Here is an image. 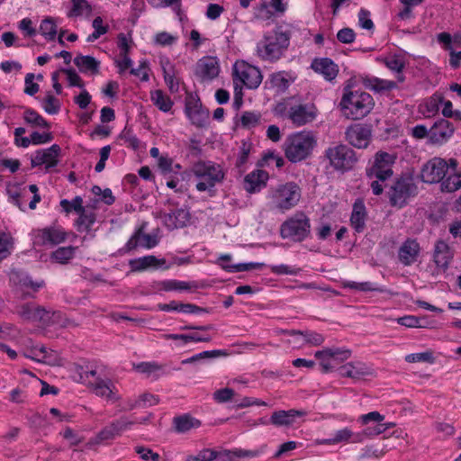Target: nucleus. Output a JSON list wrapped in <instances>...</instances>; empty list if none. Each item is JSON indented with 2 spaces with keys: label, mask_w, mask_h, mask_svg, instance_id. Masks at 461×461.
Masks as SVG:
<instances>
[{
  "label": "nucleus",
  "mask_w": 461,
  "mask_h": 461,
  "mask_svg": "<svg viewBox=\"0 0 461 461\" xmlns=\"http://www.w3.org/2000/svg\"><path fill=\"white\" fill-rule=\"evenodd\" d=\"M262 114L258 111H245L240 118V126L247 130H251L260 125Z\"/></svg>",
  "instance_id": "obj_39"
},
{
  "label": "nucleus",
  "mask_w": 461,
  "mask_h": 461,
  "mask_svg": "<svg viewBox=\"0 0 461 461\" xmlns=\"http://www.w3.org/2000/svg\"><path fill=\"white\" fill-rule=\"evenodd\" d=\"M318 115V109L312 103H301L294 99L289 104L288 119L297 127L314 122Z\"/></svg>",
  "instance_id": "obj_12"
},
{
  "label": "nucleus",
  "mask_w": 461,
  "mask_h": 461,
  "mask_svg": "<svg viewBox=\"0 0 461 461\" xmlns=\"http://www.w3.org/2000/svg\"><path fill=\"white\" fill-rule=\"evenodd\" d=\"M62 73L66 74L67 81L69 86H77L81 89L85 88V83L78 74L73 68H60Z\"/></svg>",
  "instance_id": "obj_61"
},
{
  "label": "nucleus",
  "mask_w": 461,
  "mask_h": 461,
  "mask_svg": "<svg viewBox=\"0 0 461 461\" xmlns=\"http://www.w3.org/2000/svg\"><path fill=\"white\" fill-rule=\"evenodd\" d=\"M67 239V232L60 227L50 226L37 230L34 244L39 246H56Z\"/></svg>",
  "instance_id": "obj_16"
},
{
  "label": "nucleus",
  "mask_w": 461,
  "mask_h": 461,
  "mask_svg": "<svg viewBox=\"0 0 461 461\" xmlns=\"http://www.w3.org/2000/svg\"><path fill=\"white\" fill-rule=\"evenodd\" d=\"M77 213L79 215L77 220L78 231L84 230L88 232L95 221V213L92 211L86 210L85 207H83V212H77Z\"/></svg>",
  "instance_id": "obj_40"
},
{
  "label": "nucleus",
  "mask_w": 461,
  "mask_h": 461,
  "mask_svg": "<svg viewBox=\"0 0 461 461\" xmlns=\"http://www.w3.org/2000/svg\"><path fill=\"white\" fill-rule=\"evenodd\" d=\"M234 395H235V391L233 389L225 387V388L216 390L212 393V399L217 403H225V402L231 401V399L233 398Z\"/></svg>",
  "instance_id": "obj_62"
},
{
  "label": "nucleus",
  "mask_w": 461,
  "mask_h": 461,
  "mask_svg": "<svg viewBox=\"0 0 461 461\" xmlns=\"http://www.w3.org/2000/svg\"><path fill=\"white\" fill-rule=\"evenodd\" d=\"M338 371L340 376L352 379H360L368 374L366 366L360 362H348L341 366Z\"/></svg>",
  "instance_id": "obj_30"
},
{
  "label": "nucleus",
  "mask_w": 461,
  "mask_h": 461,
  "mask_svg": "<svg viewBox=\"0 0 461 461\" xmlns=\"http://www.w3.org/2000/svg\"><path fill=\"white\" fill-rule=\"evenodd\" d=\"M294 333L303 336L304 340L312 346H320L324 342L323 336L314 331H294Z\"/></svg>",
  "instance_id": "obj_64"
},
{
  "label": "nucleus",
  "mask_w": 461,
  "mask_h": 461,
  "mask_svg": "<svg viewBox=\"0 0 461 461\" xmlns=\"http://www.w3.org/2000/svg\"><path fill=\"white\" fill-rule=\"evenodd\" d=\"M75 249L72 246L60 247L51 253L50 258L58 263L66 264L73 258Z\"/></svg>",
  "instance_id": "obj_47"
},
{
  "label": "nucleus",
  "mask_w": 461,
  "mask_h": 461,
  "mask_svg": "<svg viewBox=\"0 0 461 461\" xmlns=\"http://www.w3.org/2000/svg\"><path fill=\"white\" fill-rule=\"evenodd\" d=\"M71 3L72 8L68 14V17H78L92 12V6L86 0H71Z\"/></svg>",
  "instance_id": "obj_50"
},
{
  "label": "nucleus",
  "mask_w": 461,
  "mask_h": 461,
  "mask_svg": "<svg viewBox=\"0 0 461 461\" xmlns=\"http://www.w3.org/2000/svg\"><path fill=\"white\" fill-rule=\"evenodd\" d=\"M311 235V221L303 211H297L280 226V236L294 242H302Z\"/></svg>",
  "instance_id": "obj_8"
},
{
  "label": "nucleus",
  "mask_w": 461,
  "mask_h": 461,
  "mask_svg": "<svg viewBox=\"0 0 461 461\" xmlns=\"http://www.w3.org/2000/svg\"><path fill=\"white\" fill-rule=\"evenodd\" d=\"M367 212L364 201L357 199L353 203L352 212L350 215V225L358 233L363 232L366 229V221Z\"/></svg>",
  "instance_id": "obj_25"
},
{
  "label": "nucleus",
  "mask_w": 461,
  "mask_h": 461,
  "mask_svg": "<svg viewBox=\"0 0 461 461\" xmlns=\"http://www.w3.org/2000/svg\"><path fill=\"white\" fill-rule=\"evenodd\" d=\"M267 197L273 208L285 212L298 204L302 190L296 183L286 182L271 187Z\"/></svg>",
  "instance_id": "obj_5"
},
{
  "label": "nucleus",
  "mask_w": 461,
  "mask_h": 461,
  "mask_svg": "<svg viewBox=\"0 0 461 461\" xmlns=\"http://www.w3.org/2000/svg\"><path fill=\"white\" fill-rule=\"evenodd\" d=\"M356 433H354L348 428H344L342 429L337 430L332 438L316 439L317 445H337L339 443H355Z\"/></svg>",
  "instance_id": "obj_32"
},
{
  "label": "nucleus",
  "mask_w": 461,
  "mask_h": 461,
  "mask_svg": "<svg viewBox=\"0 0 461 461\" xmlns=\"http://www.w3.org/2000/svg\"><path fill=\"white\" fill-rule=\"evenodd\" d=\"M201 425V420L193 417L189 413L176 416L172 420L174 431L178 434L187 433L193 429L199 428Z\"/></svg>",
  "instance_id": "obj_26"
},
{
  "label": "nucleus",
  "mask_w": 461,
  "mask_h": 461,
  "mask_svg": "<svg viewBox=\"0 0 461 461\" xmlns=\"http://www.w3.org/2000/svg\"><path fill=\"white\" fill-rule=\"evenodd\" d=\"M403 5L402 9L397 14L400 20H410L413 18V8L420 5L423 0H399Z\"/></svg>",
  "instance_id": "obj_49"
},
{
  "label": "nucleus",
  "mask_w": 461,
  "mask_h": 461,
  "mask_svg": "<svg viewBox=\"0 0 461 461\" xmlns=\"http://www.w3.org/2000/svg\"><path fill=\"white\" fill-rule=\"evenodd\" d=\"M449 246L444 240H438L434 247L433 258L438 267L447 268L451 259Z\"/></svg>",
  "instance_id": "obj_29"
},
{
  "label": "nucleus",
  "mask_w": 461,
  "mask_h": 461,
  "mask_svg": "<svg viewBox=\"0 0 461 461\" xmlns=\"http://www.w3.org/2000/svg\"><path fill=\"white\" fill-rule=\"evenodd\" d=\"M59 152L60 148L58 144H53L48 149L37 150L31 158L32 167H36L45 165L46 168L49 169L57 166Z\"/></svg>",
  "instance_id": "obj_19"
},
{
  "label": "nucleus",
  "mask_w": 461,
  "mask_h": 461,
  "mask_svg": "<svg viewBox=\"0 0 461 461\" xmlns=\"http://www.w3.org/2000/svg\"><path fill=\"white\" fill-rule=\"evenodd\" d=\"M199 454L202 461H213L215 459L226 461V456L230 455L229 452H226V450L217 451L211 448H203L199 451Z\"/></svg>",
  "instance_id": "obj_57"
},
{
  "label": "nucleus",
  "mask_w": 461,
  "mask_h": 461,
  "mask_svg": "<svg viewBox=\"0 0 461 461\" xmlns=\"http://www.w3.org/2000/svg\"><path fill=\"white\" fill-rule=\"evenodd\" d=\"M420 251V247L417 240L407 239L399 249V260L403 266H411L417 261Z\"/></svg>",
  "instance_id": "obj_22"
},
{
  "label": "nucleus",
  "mask_w": 461,
  "mask_h": 461,
  "mask_svg": "<svg viewBox=\"0 0 461 461\" xmlns=\"http://www.w3.org/2000/svg\"><path fill=\"white\" fill-rule=\"evenodd\" d=\"M448 170V164L440 158H433L422 166L420 177L424 183L434 184L443 180Z\"/></svg>",
  "instance_id": "obj_14"
},
{
  "label": "nucleus",
  "mask_w": 461,
  "mask_h": 461,
  "mask_svg": "<svg viewBox=\"0 0 461 461\" xmlns=\"http://www.w3.org/2000/svg\"><path fill=\"white\" fill-rule=\"evenodd\" d=\"M192 171L198 179L195 187L199 192L212 191L225 176L221 167L212 161H199L193 166Z\"/></svg>",
  "instance_id": "obj_7"
},
{
  "label": "nucleus",
  "mask_w": 461,
  "mask_h": 461,
  "mask_svg": "<svg viewBox=\"0 0 461 461\" xmlns=\"http://www.w3.org/2000/svg\"><path fill=\"white\" fill-rule=\"evenodd\" d=\"M363 83L366 88L375 92L388 91L397 87L394 81L381 79L378 77H366Z\"/></svg>",
  "instance_id": "obj_37"
},
{
  "label": "nucleus",
  "mask_w": 461,
  "mask_h": 461,
  "mask_svg": "<svg viewBox=\"0 0 461 461\" xmlns=\"http://www.w3.org/2000/svg\"><path fill=\"white\" fill-rule=\"evenodd\" d=\"M316 144V138L312 131L292 133L284 143L285 158L292 163L300 162L312 154Z\"/></svg>",
  "instance_id": "obj_2"
},
{
  "label": "nucleus",
  "mask_w": 461,
  "mask_h": 461,
  "mask_svg": "<svg viewBox=\"0 0 461 461\" xmlns=\"http://www.w3.org/2000/svg\"><path fill=\"white\" fill-rule=\"evenodd\" d=\"M189 219V212L185 209H176L163 215V221L168 229L183 228L186 226Z\"/></svg>",
  "instance_id": "obj_28"
},
{
  "label": "nucleus",
  "mask_w": 461,
  "mask_h": 461,
  "mask_svg": "<svg viewBox=\"0 0 461 461\" xmlns=\"http://www.w3.org/2000/svg\"><path fill=\"white\" fill-rule=\"evenodd\" d=\"M233 83H239L249 89H256L262 82L260 70L244 61L236 62L233 66Z\"/></svg>",
  "instance_id": "obj_11"
},
{
  "label": "nucleus",
  "mask_w": 461,
  "mask_h": 461,
  "mask_svg": "<svg viewBox=\"0 0 461 461\" xmlns=\"http://www.w3.org/2000/svg\"><path fill=\"white\" fill-rule=\"evenodd\" d=\"M417 192L418 187L412 176H401L393 182L387 191L389 203L393 207L401 209L408 203L411 197L417 194Z\"/></svg>",
  "instance_id": "obj_10"
},
{
  "label": "nucleus",
  "mask_w": 461,
  "mask_h": 461,
  "mask_svg": "<svg viewBox=\"0 0 461 461\" xmlns=\"http://www.w3.org/2000/svg\"><path fill=\"white\" fill-rule=\"evenodd\" d=\"M384 63L389 69L398 73L397 79L399 82L404 81V76L402 74V71L405 67V62L402 58L399 56H393L387 58Z\"/></svg>",
  "instance_id": "obj_51"
},
{
  "label": "nucleus",
  "mask_w": 461,
  "mask_h": 461,
  "mask_svg": "<svg viewBox=\"0 0 461 461\" xmlns=\"http://www.w3.org/2000/svg\"><path fill=\"white\" fill-rule=\"evenodd\" d=\"M165 260L159 261L155 256H145L129 261V266L131 271L140 272L147 269L149 267H155L159 264H165Z\"/></svg>",
  "instance_id": "obj_36"
},
{
  "label": "nucleus",
  "mask_w": 461,
  "mask_h": 461,
  "mask_svg": "<svg viewBox=\"0 0 461 461\" xmlns=\"http://www.w3.org/2000/svg\"><path fill=\"white\" fill-rule=\"evenodd\" d=\"M151 100L154 104L162 112H169L173 106V102L169 96L166 95L162 90H155L151 93Z\"/></svg>",
  "instance_id": "obj_42"
},
{
  "label": "nucleus",
  "mask_w": 461,
  "mask_h": 461,
  "mask_svg": "<svg viewBox=\"0 0 461 461\" xmlns=\"http://www.w3.org/2000/svg\"><path fill=\"white\" fill-rule=\"evenodd\" d=\"M16 313L24 321L41 323L42 326L62 325L63 314L59 311H52L34 302L19 304Z\"/></svg>",
  "instance_id": "obj_3"
},
{
  "label": "nucleus",
  "mask_w": 461,
  "mask_h": 461,
  "mask_svg": "<svg viewBox=\"0 0 461 461\" xmlns=\"http://www.w3.org/2000/svg\"><path fill=\"white\" fill-rule=\"evenodd\" d=\"M60 206L67 213H69L72 211H75L76 212H83V199L81 196H76L72 201L63 199L60 201Z\"/></svg>",
  "instance_id": "obj_58"
},
{
  "label": "nucleus",
  "mask_w": 461,
  "mask_h": 461,
  "mask_svg": "<svg viewBox=\"0 0 461 461\" xmlns=\"http://www.w3.org/2000/svg\"><path fill=\"white\" fill-rule=\"evenodd\" d=\"M268 174L262 169H257L248 174L244 178V189L250 193L259 192L267 185Z\"/></svg>",
  "instance_id": "obj_24"
},
{
  "label": "nucleus",
  "mask_w": 461,
  "mask_h": 461,
  "mask_svg": "<svg viewBox=\"0 0 461 461\" xmlns=\"http://www.w3.org/2000/svg\"><path fill=\"white\" fill-rule=\"evenodd\" d=\"M116 436L118 435L115 432V429L113 427V425L110 423L109 425L104 427L101 431H99V433L95 438H90L87 445H98L104 441L112 440Z\"/></svg>",
  "instance_id": "obj_44"
},
{
  "label": "nucleus",
  "mask_w": 461,
  "mask_h": 461,
  "mask_svg": "<svg viewBox=\"0 0 461 461\" xmlns=\"http://www.w3.org/2000/svg\"><path fill=\"white\" fill-rule=\"evenodd\" d=\"M42 108L49 114H57L60 111V102L50 92L42 100Z\"/></svg>",
  "instance_id": "obj_54"
},
{
  "label": "nucleus",
  "mask_w": 461,
  "mask_h": 461,
  "mask_svg": "<svg viewBox=\"0 0 461 461\" xmlns=\"http://www.w3.org/2000/svg\"><path fill=\"white\" fill-rule=\"evenodd\" d=\"M32 355H31V356L26 355V357H29V358L38 361V362L50 363V360L49 359L50 355H49L48 348L44 346H40V347L35 346L32 349Z\"/></svg>",
  "instance_id": "obj_60"
},
{
  "label": "nucleus",
  "mask_w": 461,
  "mask_h": 461,
  "mask_svg": "<svg viewBox=\"0 0 461 461\" xmlns=\"http://www.w3.org/2000/svg\"><path fill=\"white\" fill-rule=\"evenodd\" d=\"M221 267L230 272V273H237V272H244V271H250L253 269H261L264 267L263 263H240V264H233V265H224L221 264Z\"/></svg>",
  "instance_id": "obj_53"
},
{
  "label": "nucleus",
  "mask_w": 461,
  "mask_h": 461,
  "mask_svg": "<svg viewBox=\"0 0 461 461\" xmlns=\"http://www.w3.org/2000/svg\"><path fill=\"white\" fill-rule=\"evenodd\" d=\"M268 83L270 87L276 88L278 91H285L290 86L288 74L285 71H279L270 76Z\"/></svg>",
  "instance_id": "obj_41"
},
{
  "label": "nucleus",
  "mask_w": 461,
  "mask_h": 461,
  "mask_svg": "<svg viewBox=\"0 0 461 461\" xmlns=\"http://www.w3.org/2000/svg\"><path fill=\"white\" fill-rule=\"evenodd\" d=\"M18 283L21 286L30 288L34 292H37L45 285V282L43 280L33 281L32 276L23 273L18 275Z\"/></svg>",
  "instance_id": "obj_56"
},
{
  "label": "nucleus",
  "mask_w": 461,
  "mask_h": 461,
  "mask_svg": "<svg viewBox=\"0 0 461 461\" xmlns=\"http://www.w3.org/2000/svg\"><path fill=\"white\" fill-rule=\"evenodd\" d=\"M160 290L169 291H188L193 289H198L200 286L195 281L185 282L177 280H164L158 284Z\"/></svg>",
  "instance_id": "obj_34"
},
{
  "label": "nucleus",
  "mask_w": 461,
  "mask_h": 461,
  "mask_svg": "<svg viewBox=\"0 0 461 461\" xmlns=\"http://www.w3.org/2000/svg\"><path fill=\"white\" fill-rule=\"evenodd\" d=\"M101 365L96 360H85L82 364L76 365L75 372L78 375L77 381H87V373Z\"/></svg>",
  "instance_id": "obj_46"
},
{
  "label": "nucleus",
  "mask_w": 461,
  "mask_h": 461,
  "mask_svg": "<svg viewBox=\"0 0 461 461\" xmlns=\"http://www.w3.org/2000/svg\"><path fill=\"white\" fill-rule=\"evenodd\" d=\"M158 402V396L149 393H145L141 394L138 400L130 401L128 402V409L132 410L137 407H142V408L150 407V406L156 405Z\"/></svg>",
  "instance_id": "obj_43"
},
{
  "label": "nucleus",
  "mask_w": 461,
  "mask_h": 461,
  "mask_svg": "<svg viewBox=\"0 0 461 461\" xmlns=\"http://www.w3.org/2000/svg\"><path fill=\"white\" fill-rule=\"evenodd\" d=\"M375 101L372 95L364 91H348L339 103L343 115L349 120H360L366 117L374 108Z\"/></svg>",
  "instance_id": "obj_1"
},
{
  "label": "nucleus",
  "mask_w": 461,
  "mask_h": 461,
  "mask_svg": "<svg viewBox=\"0 0 461 461\" xmlns=\"http://www.w3.org/2000/svg\"><path fill=\"white\" fill-rule=\"evenodd\" d=\"M405 361L408 363L425 362L432 364L435 361L433 352L430 350L420 353H412L405 356Z\"/></svg>",
  "instance_id": "obj_59"
},
{
  "label": "nucleus",
  "mask_w": 461,
  "mask_h": 461,
  "mask_svg": "<svg viewBox=\"0 0 461 461\" xmlns=\"http://www.w3.org/2000/svg\"><path fill=\"white\" fill-rule=\"evenodd\" d=\"M394 158L387 152L380 151L375 154L373 165L367 167L366 176L370 178H375L370 184L372 192L375 195H380L383 191V185L380 182H384L393 176V165Z\"/></svg>",
  "instance_id": "obj_6"
},
{
  "label": "nucleus",
  "mask_w": 461,
  "mask_h": 461,
  "mask_svg": "<svg viewBox=\"0 0 461 461\" xmlns=\"http://www.w3.org/2000/svg\"><path fill=\"white\" fill-rule=\"evenodd\" d=\"M92 26L95 31L88 35L86 39L87 42H94L101 35H104L108 32V25L104 24L103 19L100 16H97L94 19Z\"/></svg>",
  "instance_id": "obj_55"
},
{
  "label": "nucleus",
  "mask_w": 461,
  "mask_h": 461,
  "mask_svg": "<svg viewBox=\"0 0 461 461\" xmlns=\"http://www.w3.org/2000/svg\"><path fill=\"white\" fill-rule=\"evenodd\" d=\"M444 102V96L439 93L432 95L424 104L420 105V112L425 117H432L439 111V105Z\"/></svg>",
  "instance_id": "obj_35"
},
{
  "label": "nucleus",
  "mask_w": 461,
  "mask_h": 461,
  "mask_svg": "<svg viewBox=\"0 0 461 461\" xmlns=\"http://www.w3.org/2000/svg\"><path fill=\"white\" fill-rule=\"evenodd\" d=\"M219 72V62L214 57H203L195 65L194 74L201 81L212 80L218 77Z\"/></svg>",
  "instance_id": "obj_18"
},
{
  "label": "nucleus",
  "mask_w": 461,
  "mask_h": 461,
  "mask_svg": "<svg viewBox=\"0 0 461 461\" xmlns=\"http://www.w3.org/2000/svg\"><path fill=\"white\" fill-rule=\"evenodd\" d=\"M95 395L103 397L112 401H118L120 397L115 393V385L111 379H99L95 380V383L91 384L89 387Z\"/></svg>",
  "instance_id": "obj_27"
},
{
  "label": "nucleus",
  "mask_w": 461,
  "mask_h": 461,
  "mask_svg": "<svg viewBox=\"0 0 461 461\" xmlns=\"http://www.w3.org/2000/svg\"><path fill=\"white\" fill-rule=\"evenodd\" d=\"M164 80L171 93H176L179 89V81L175 76V67L168 59L161 60Z\"/></svg>",
  "instance_id": "obj_33"
},
{
  "label": "nucleus",
  "mask_w": 461,
  "mask_h": 461,
  "mask_svg": "<svg viewBox=\"0 0 461 461\" xmlns=\"http://www.w3.org/2000/svg\"><path fill=\"white\" fill-rule=\"evenodd\" d=\"M73 61L82 73H90L93 75L99 73L100 62L92 56L77 55Z\"/></svg>",
  "instance_id": "obj_31"
},
{
  "label": "nucleus",
  "mask_w": 461,
  "mask_h": 461,
  "mask_svg": "<svg viewBox=\"0 0 461 461\" xmlns=\"http://www.w3.org/2000/svg\"><path fill=\"white\" fill-rule=\"evenodd\" d=\"M324 157L335 171L341 173L353 169L358 160L354 149L342 143L330 146L325 149Z\"/></svg>",
  "instance_id": "obj_9"
},
{
  "label": "nucleus",
  "mask_w": 461,
  "mask_h": 461,
  "mask_svg": "<svg viewBox=\"0 0 461 461\" xmlns=\"http://www.w3.org/2000/svg\"><path fill=\"white\" fill-rule=\"evenodd\" d=\"M311 68L316 72L323 76L327 81H332L339 73L338 65L329 58L314 59Z\"/></svg>",
  "instance_id": "obj_23"
},
{
  "label": "nucleus",
  "mask_w": 461,
  "mask_h": 461,
  "mask_svg": "<svg viewBox=\"0 0 461 461\" xmlns=\"http://www.w3.org/2000/svg\"><path fill=\"white\" fill-rule=\"evenodd\" d=\"M185 113L196 127H204L209 119V111L202 105L200 98L196 95L188 94L185 97Z\"/></svg>",
  "instance_id": "obj_13"
},
{
  "label": "nucleus",
  "mask_w": 461,
  "mask_h": 461,
  "mask_svg": "<svg viewBox=\"0 0 461 461\" xmlns=\"http://www.w3.org/2000/svg\"><path fill=\"white\" fill-rule=\"evenodd\" d=\"M12 248L11 239L5 232L0 231V261L11 254Z\"/></svg>",
  "instance_id": "obj_63"
},
{
  "label": "nucleus",
  "mask_w": 461,
  "mask_h": 461,
  "mask_svg": "<svg viewBox=\"0 0 461 461\" xmlns=\"http://www.w3.org/2000/svg\"><path fill=\"white\" fill-rule=\"evenodd\" d=\"M461 188V174H450L441 182V190L447 193H452Z\"/></svg>",
  "instance_id": "obj_52"
},
{
  "label": "nucleus",
  "mask_w": 461,
  "mask_h": 461,
  "mask_svg": "<svg viewBox=\"0 0 461 461\" xmlns=\"http://www.w3.org/2000/svg\"><path fill=\"white\" fill-rule=\"evenodd\" d=\"M346 140L357 149H366L371 140L372 131L369 126L356 124L347 129Z\"/></svg>",
  "instance_id": "obj_17"
},
{
  "label": "nucleus",
  "mask_w": 461,
  "mask_h": 461,
  "mask_svg": "<svg viewBox=\"0 0 461 461\" xmlns=\"http://www.w3.org/2000/svg\"><path fill=\"white\" fill-rule=\"evenodd\" d=\"M40 32L48 41H53L57 35V24L51 17L42 20L40 25Z\"/></svg>",
  "instance_id": "obj_48"
},
{
  "label": "nucleus",
  "mask_w": 461,
  "mask_h": 461,
  "mask_svg": "<svg viewBox=\"0 0 461 461\" xmlns=\"http://www.w3.org/2000/svg\"><path fill=\"white\" fill-rule=\"evenodd\" d=\"M454 125L446 119H440L434 122L429 129V140L431 143H443L454 133Z\"/></svg>",
  "instance_id": "obj_20"
},
{
  "label": "nucleus",
  "mask_w": 461,
  "mask_h": 461,
  "mask_svg": "<svg viewBox=\"0 0 461 461\" xmlns=\"http://www.w3.org/2000/svg\"><path fill=\"white\" fill-rule=\"evenodd\" d=\"M306 415V411L290 409L288 411L279 410L274 411L269 419V422L276 427H291L297 418Z\"/></svg>",
  "instance_id": "obj_21"
},
{
  "label": "nucleus",
  "mask_w": 461,
  "mask_h": 461,
  "mask_svg": "<svg viewBox=\"0 0 461 461\" xmlns=\"http://www.w3.org/2000/svg\"><path fill=\"white\" fill-rule=\"evenodd\" d=\"M23 119L27 123L33 126H39L46 129L50 128V123L41 114L32 109L28 108L24 111Z\"/></svg>",
  "instance_id": "obj_45"
},
{
  "label": "nucleus",
  "mask_w": 461,
  "mask_h": 461,
  "mask_svg": "<svg viewBox=\"0 0 461 461\" xmlns=\"http://www.w3.org/2000/svg\"><path fill=\"white\" fill-rule=\"evenodd\" d=\"M290 33L279 30L266 34L257 44L258 57L267 61H276L288 48Z\"/></svg>",
  "instance_id": "obj_4"
},
{
  "label": "nucleus",
  "mask_w": 461,
  "mask_h": 461,
  "mask_svg": "<svg viewBox=\"0 0 461 461\" xmlns=\"http://www.w3.org/2000/svg\"><path fill=\"white\" fill-rule=\"evenodd\" d=\"M389 429L387 424H375L374 426H367L361 432L356 433L354 442H363L366 438H372L384 433Z\"/></svg>",
  "instance_id": "obj_38"
},
{
  "label": "nucleus",
  "mask_w": 461,
  "mask_h": 461,
  "mask_svg": "<svg viewBox=\"0 0 461 461\" xmlns=\"http://www.w3.org/2000/svg\"><path fill=\"white\" fill-rule=\"evenodd\" d=\"M350 357L351 350L344 348H326L315 353V357L321 361L320 365L323 373L332 371L335 365L348 359Z\"/></svg>",
  "instance_id": "obj_15"
}]
</instances>
